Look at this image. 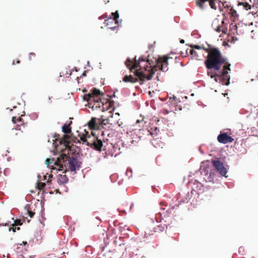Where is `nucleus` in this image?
Wrapping results in <instances>:
<instances>
[{"instance_id": "obj_10", "label": "nucleus", "mask_w": 258, "mask_h": 258, "mask_svg": "<svg viewBox=\"0 0 258 258\" xmlns=\"http://www.w3.org/2000/svg\"><path fill=\"white\" fill-rule=\"evenodd\" d=\"M217 140L219 143L224 144L228 143H232L234 140L232 137L229 136L226 133L220 134L218 136Z\"/></svg>"}, {"instance_id": "obj_39", "label": "nucleus", "mask_w": 258, "mask_h": 258, "mask_svg": "<svg viewBox=\"0 0 258 258\" xmlns=\"http://www.w3.org/2000/svg\"><path fill=\"white\" fill-rule=\"evenodd\" d=\"M35 56V54L34 52H30L29 53V59L31 60L33 57H34Z\"/></svg>"}, {"instance_id": "obj_42", "label": "nucleus", "mask_w": 258, "mask_h": 258, "mask_svg": "<svg viewBox=\"0 0 258 258\" xmlns=\"http://www.w3.org/2000/svg\"><path fill=\"white\" fill-rule=\"evenodd\" d=\"M17 119L16 117H13L12 121L14 123H16L17 122Z\"/></svg>"}, {"instance_id": "obj_31", "label": "nucleus", "mask_w": 258, "mask_h": 258, "mask_svg": "<svg viewBox=\"0 0 258 258\" xmlns=\"http://www.w3.org/2000/svg\"><path fill=\"white\" fill-rule=\"evenodd\" d=\"M45 186V183L43 182H38L37 183V187L39 190L42 189Z\"/></svg>"}, {"instance_id": "obj_29", "label": "nucleus", "mask_w": 258, "mask_h": 258, "mask_svg": "<svg viewBox=\"0 0 258 258\" xmlns=\"http://www.w3.org/2000/svg\"><path fill=\"white\" fill-rule=\"evenodd\" d=\"M132 169L131 168H128L126 171V175L128 176V178L132 176Z\"/></svg>"}, {"instance_id": "obj_9", "label": "nucleus", "mask_w": 258, "mask_h": 258, "mask_svg": "<svg viewBox=\"0 0 258 258\" xmlns=\"http://www.w3.org/2000/svg\"><path fill=\"white\" fill-rule=\"evenodd\" d=\"M212 164L213 167L222 176L227 177L226 175L227 173V170L226 168L224 166L222 162L219 160H212Z\"/></svg>"}, {"instance_id": "obj_30", "label": "nucleus", "mask_w": 258, "mask_h": 258, "mask_svg": "<svg viewBox=\"0 0 258 258\" xmlns=\"http://www.w3.org/2000/svg\"><path fill=\"white\" fill-rule=\"evenodd\" d=\"M52 175L51 174H48L47 176V174L44 176V180H46L47 183H49L50 182V178H52Z\"/></svg>"}, {"instance_id": "obj_63", "label": "nucleus", "mask_w": 258, "mask_h": 258, "mask_svg": "<svg viewBox=\"0 0 258 258\" xmlns=\"http://www.w3.org/2000/svg\"><path fill=\"white\" fill-rule=\"evenodd\" d=\"M119 240H121V237H119Z\"/></svg>"}, {"instance_id": "obj_54", "label": "nucleus", "mask_w": 258, "mask_h": 258, "mask_svg": "<svg viewBox=\"0 0 258 258\" xmlns=\"http://www.w3.org/2000/svg\"><path fill=\"white\" fill-rule=\"evenodd\" d=\"M2 225H3V226H6V225H7V224H1V223H0V226H2Z\"/></svg>"}, {"instance_id": "obj_38", "label": "nucleus", "mask_w": 258, "mask_h": 258, "mask_svg": "<svg viewBox=\"0 0 258 258\" xmlns=\"http://www.w3.org/2000/svg\"><path fill=\"white\" fill-rule=\"evenodd\" d=\"M221 27L220 25H218L217 26L216 28L215 29V31L217 32H220L221 31Z\"/></svg>"}, {"instance_id": "obj_18", "label": "nucleus", "mask_w": 258, "mask_h": 258, "mask_svg": "<svg viewBox=\"0 0 258 258\" xmlns=\"http://www.w3.org/2000/svg\"><path fill=\"white\" fill-rule=\"evenodd\" d=\"M192 196V191L190 192H188L186 194V197L182 198L181 200L179 201L178 203L180 205L182 203H187L188 202L189 199Z\"/></svg>"}, {"instance_id": "obj_56", "label": "nucleus", "mask_w": 258, "mask_h": 258, "mask_svg": "<svg viewBox=\"0 0 258 258\" xmlns=\"http://www.w3.org/2000/svg\"><path fill=\"white\" fill-rule=\"evenodd\" d=\"M12 64L14 65L15 64V61L13 60Z\"/></svg>"}, {"instance_id": "obj_50", "label": "nucleus", "mask_w": 258, "mask_h": 258, "mask_svg": "<svg viewBox=\"0 0 258 258\" xmlns=\"http://www.w3.org/2000/svg\"><path fill=\"white\" fill-rule=\"evenodd\" d=\"M118 126H121V124L120 123H119V121H118L117 123H116Z\"/></svg>"}, {"instance_id": "obj_3", "label": "nucleus", "mask_w": 258, "mask_h": 258, "mask_svg": "<svg viewBox=\"0 0 258 258\" xmlns=\"http://www.w3.org/2000/svg\"><path fill=\"white\" fill-rule=\"evenodd\" d=\"M144 131L143 129L139 128H134L133 129L132 131L130 132V135L131 138V140L130 142H127L126 144H124V142H122V140H119L117 141H115L114 143V152H115L117 151V150L120 151L121 150V151L118 152L117 153H116L114 157H116L121 152H122V151H123L124 149L127 148L128 147L131 146L132 144H135V143H137L138 141H139L141 138L142 137L141 135L144 134L143 133ZM128 134L129 133H127Z\"/></svg>"}, {"instance_id": "obj_26", "label": "nucleus", "mask_w": 258, "mask_h": 258, "mask_svg": "<svg viewBox=\"0 0 258 258\" xmlns=\"http://www.w3.org/2000/svg\"><path fill=\"white\" fill-rule=\"evenodd\" d=\"M165 227L166 228H167V225L164 224L163 225H162V224H161V225L158 226L157 227L154 228L155 231V232H157V231L162 232L165 229Z\"/></svg>"}, {"instance_id": "obj_21", "label": "nucleus", "mask_w": 258, "mask_h": 258, "mask_svg": "<svg viewBox=\"0 0 258 258\" xmlns=\"http://www.w3.org/2000/svg\"><path fill=\"white\" fill-rule=\"evenodd\" d=\"M230 14L231 15V16L233 18L234 22H235L238 20V17L239 16V15L237 13V12L236 10H235L233 8H231V9L230 10Z\"/></svg>"}, {"instance_id": "obj_16", "label": "nucleus", "mask_w": 258, "mask_h": 258, "mask_svg": "<svg viewBox=\"0 0 258 258\" xmlns=\"http://www.w3.org/2000/svg\"><path fill=\"white\" fill-rule=\"evenodd\" d=\"M72 74V71L69 68H65L59 74L60 77L69 78Z\"/></svg>"}, {"instance_id": "obj_28", "label": "nucleus", "mask_w": 258, "mask_h": 258, "mask_svg": "<svg viewBox=\"0 0 258 258\" xmlns=\"http://www.w3.org/2000/svg\"><path fill=\"white\" fill-rule=\"evenodd\" d=\"M113 231H114V235L115 234V233L117 232V231H121L122 230H121V227L118 226V225H115V222H114V229H113Z\"/></svg>"}, {"instance_id": "obj_20", "label": "nucleus", "mask_w": 258, "mask_h": 258, "mask_svg": "<svg viewBox=\"0 0 258 258\" xmlns=\"http://www.w3.org/2000/svg\"><path fill=\"white\" fill-rule=\"evenodd\" d=\"M154 219L156 221L157 223H159L162 221V220L163 219L161 217V214L160 213H158V214H156L154 217V218H152L150 219V222L152 223L154 222Z\"/></svg>"}, {"instance_id": "obj_45", "label": "nucleus", "mask_w": 258, "mask_h": 258, "mask_svg": "<svg viewBox=\"0 0 258 258\" xmlns=\"http://www.w3.org/2000/svg\"><path fill=\"white\" fill-rule=\"evenodd\" d=\"M173 99H174V100L175 101H176H176H177V97H176V96H173Z\"/></svg>"}, {"instance_id": "obj_4", "label": "nucleus", "mask_w": 258, "mask_h": 258, "mask_svg": "<svg viewBox=\"0 0 258 258\" xmlns=\"http://www.w3.org/2000/svg\"><path fill=\"white\" fill-rule=\"evenodd\" d=\"M102 95L99 90L94 88L88 94L84 95V99L88 102L89 108L93 110L100 109L102 99L101 97Z\"/></svg>"}, {"instance_id": "obj_23", "label": "nucleus", "mask_w": 258, "mask_h": 258, "mask_svg": "<svg viewBox=\"0 0 258 258\" xmlns=\"http://www.w3.org/2000/svg\"><path fill=\"white\" fill-rule=\"evenodd\" d=\"M14 222L15 223L12 225L13 227L9 228V231L12 230L13 231L15 232H16V228H14V227L16 225H21L22 224V222L21 219H17L15 220Z\"/></svg>"}, {"instance_id": "obj_6", "label": "nucleus", "mask_w": 258, "mask_h": 258, "mask_svg": "<svg viewBox=\"0 0 258 258\" xmlns=\"http://www.w3.org/2000/svg\"><path fill=\"white\" fill-rule=\"evenodd\" d=\"M65 163H63V166L64 172L67 170L75 172L77 169L80 168L81 162L79 161L76 155L72 156L71 157L67 156L66 158L64 159Z\"/></svg>"}, {"instance_id": "obj_36", "label": "nucleus", "mask_w": 258, "mask_h": 258, "mask_svg": "<svg viewBox=\"0 0 258 258\" xmlns=\"http://www.w3.org/2000/svg\"><path fill=\"white\" fill-rule=\"evenodd\" d=\"M27 213H28V214L29 216L31 218H32V217L34 216V214H35V213H34V212H32V211H30V210H27Z\"/></svg>"}, {"instance_id": "obj_17", "label": "nucleus", "mask_w": 258, "mask_h": 258, "mask_svg": "<svg viewBox=\"0 0 258 258\" xmlns=\"http://www.w3.org/2000/svg\"><path fill=\"white\" fill-rule=\"evenodd\" d=\"M208 75L212 79H214V80L216 82H222L221 80V78H217L218 77H219L220 75L217 73H212L210 71H208Z\"/></svg>"}, {"instance_id": "obj_33", "label": "nucleus", "mask_w": 258, "mask_h": 258, "mask_svg": "<svg viewBox=\"0 0 258 258\" xmlns=\"http://www.w3.org/2000/svg\"><path fill=\"white\" fill-rule=\"evenodd\" d=\"M244 7L247 10H250L251 8V5H250L248 3H244Z\"/></svg>"}, {"instance_id": "obj_59", "label": "nucleus", "mask_w": 258, "mask_h": 258, "mask_svg": "<svg viewBox=\"0 0 258 258\" xmlns=\"http://www.w3.org/2000/svg\"><path fill=\"white\" fill-rule=\"evenodd\" d=\"M117 213H118V214L119 215V213H120V212L119 211V210H117Z\"/></svg>"}, {"instance_id": "obj_48", "label": "nucleus", "mask_w": 258, "mask_h": 258, "mask_svg": "<svg viewBox=\"0 0 258 258\" xmlns=\"http://www.w3.org/2000/svg\"><path fill=\"white\" fill-rule=\"evenodd\" d=\"M156 78H157L158 81L160 80V79L159 78V73H157V75Z\"/></svg>"}, {"instance_id": "obj_37", "label": "nucleus", "mask_w": 258, "mask_h": 258, "mask_svg": "<svg viewBox=\"0 0 258 258\" xmlns=\"http://www.w3.org/2000/svg\"><path fill=\"white\" fill-rule=\"evenodd\" d=\"M190 52L192 55L198 56L197 52L193 49L190 50Z\"/></svg>"}, {"instance_id": "obj_22", "label": "nucleus", "mask_w": 258, "mask_h": 258, "mask_svg": "<svg viewBox=\"0 0 258 258\" xmlns=\"http://www.w3.org/2000/svg\"><path fill=\"white\" fill-rule=\"evenodd\" d=\"M112 124L110 122V120L108 118H104V116L102 115L101 119H100V125H107Z\"/></svg>"}, {"instance_id": "obj_24", "label": "nucleus", "mask_w": 258, "mask_h": 258, "mask_svg": "<svg viewBox=\"0 0 258 258\" xmlns=\"http://www.w3.org/2000/svg\"><path fill=\"white\" fill-rule=\"evenodd\" d=\"M62 130L65 134H70L71 133V128L70 126V124H64L62 127Z\"/></svg>"}, {"instance_id": "obj_51", "label": "nucleus", "mask_w": 258, "mask_h": 258, "mask_svg": "<svg viewBox=\"0 0 258 258\" xmlns=\"http://www.w3.org/2000/svg\"><path fill=\"white\" fill-rule=\"evenodd\" d=\"M254 3H256V4L258 5V0H254Z\"/></svg>"}, {"instance_id": "obj_62", "label": "nucleus", "mask_w": 258, "mask_h": 258, "mask_svg": "<svg viewBox=\"0 0 258 258\" xmlns=\"http://www.w3.org/2000/svg\"><path fill=\"white\" fill-rule=\"evenodd\" d=\"M20 227H17V229L18 230H20Z\"/></svg>"}, {"instance_id": "obj_57", "label": "nucleus", "mask_w": 258, "mask_h": 258, "mask_svg": "<svg viewBox=\"0 0 258 258\" xmlns=\"http://www.w3.org/2000/svg\"><path fill=\"white\" fill-rule=\"evenodd\" d=\"M228 95V93H225V94H224V96L225 97L226 95Z\"/></svg>"}, {"instance_id": "obj_35", "label": "nucleus", "mask_w": 258, "mask_h": 258, "mask_svg": "<svg viewBox=\"0 0 258 258\" xmlns=\"http://www.w3.org/2000/svg\"><path fill=\"white\" fill-rule=\"evenodd\" d=\"M191 47L193 48V49H202V47L199 45H192L191 46Z\"/></svg>"}, {"instance_id": "obj_52", "label": "nucleus", "mask_w": 258, "mask_h": 258, "mask_svg": "<svg viewBox=\"0 0 258 258\" xmlns=\"http://www.w3.org/2000/svg\"><path fill=\"white\" fill-rule=\"evenodd\" d=\"M121 183H122V181H119L118 182V185H120Z\"/></svg>"}, {"instance_id": "obj_12", "label": "nucleus", "mask_w": 258, "mask_h": 258, "mask_svg": "<svg viewBox=\"0 0 258 258\" xmlns=\"http://www.w3.org/2000/svg\"><path fill=\"white\" fill-rule=\"evenodd\" d=\"M216 0H197V3L199 6L201 8H204V4L208 2H209V5L212 9L216 10L217 7L215 4V1Z\"/></svg>"}, {"instance_id": "obj_2", "label": "nucleus", "mask_w": 258, "mask_h": 258, "mask_svg": "<svg viewBox=\"0 0 258 258\" xmlns=\"http://www.w3.org/2000/svg\"><path fill=\"white\" fill-rule=\"evenodd\" d=\"M136 58V56L133 59L127 58L125 61V65L132 72L133 70H135L133 73L136 78L132 75H125L123 78V81L124 82L135 83L138 80L143 82L145 80H151L155 74V71L152 68L147 67L144 69L141 68L140 62L145 61L146 57L140 56L138 60Z\"/></svg>"}, {"instance_id": "obj_47", "label": "nucleus", "mask_w": 258, "mask_h": 258, "mask_svg": "<svg viewBox=\"0 0 258 258\" xmlns=\"http://www.w3.org/2000/svg\"><path fill=\"white\" fill-rule=\"evenodd\" d=\"M180 42L182 44H183L184 43V40L183 39H181L180 40Z\"/></svg>"}, {"instance_id": "obj_8", "label": "nucleus", "mask_w": 258, "mask_h": 258, "mask_svg": "<svg viewBox=\"0 0 258 258\" xmlns=\"http://www.w3.org/2000/svg\"><path fill=\"white\" fill-rule=\"evenodd\" d=\"M202 166H201L200 171L202 174L204 175L205 180L207 181H211L213 180L215 174V171L213 169H211V167L210 165H206L204 167L203 169H202Z\"/></svg>"}, {"instance_id": "obj_43", "label": "nucleus", "mask_w": 258, "mask_h": 258, "mask_svg": "<svg viewBox=\"0 0 258 258\" xmlns=\"http://www.w3.org/2000/svg\"><path fill=\"white\" fill-rule=\"evenodd\" d=\"M147 132L148 133H150V134L152 137H154V136H154V133H153V132H150V131H149V130H147Z\"/></svg>"}, {"instance_id": "obj_13", "label": "nucleus", "mask_w": 258, "mask_h": 258, "mask_svg": "<svg viewBox=\"0 0 258 258\" xmlns=\"http://www.w3.org/2000/svg\"><path fill=\"white\" fill-rule=\"evenodd\" d=\"M112 102L108 99H102L100 110L104 111L108 110L112 106Z\"/></svg>"}, {"instance_id": "obj_49", "label": "nucleus", "mask_w": 258, "mask_h": 258, "mask_svg": "<svg viewBox=\"0 0 258 258\" xmlns=\"http://www.w3.org/2000/svg\"><path fill=\"white\" fill-rule=\"evenodd\" d=\"M16 63H17V64H19V63H20V61L18 59V60H16Z\"/></svg>"}, {"instance_id": "obj_7", "label": "nucleus", "mask_w": 258, "mask_h": 258, "mask_svg": "<svg viewBox=\"0 0 258 258\" xmlns=\"http://www.w3.org/2000/svg\"><path fill=\"white\" fill-rule=\"evenodd\" d=\"M66 157L67 155L66 154H61L56 160L52 158H47L45 160V164L53 169H57L59 171L63 170L64 169L63 163H65L64 159Z\"/></svg>"}, {"instance_id": "obj_27", "label": "nucleus", "mask_w": 258, "mask_h": 258, "mask_svg": "<svg viewBox=\"0 0 258 258\" xmlns=\"http://www.w3.org/2000/svg\"><path fill=\"white\" fill-rule=\"evenodd\" d=\"M71 137L69 135H64L63 138L61 140V142H63L64 143L66 144V146H69L70 144V140Z\"/></svg>"}, {"instance_id": "obj_55", "label": "nucleus", "mask_w": 258, "mask_h": 258, "mask_svg": "<svg viewBox=\"0 0 258 258\" xmlns=\"http://www.w3.org/2000/svg\"><path fill=\"white\" fill-rule=\"evenodd\" d=\"M115 134H116V131H114V133H113L114 137L115 136Z\"/></svg>"}, {"instance_id": "obj_40", "label": "nucleus", "mask_w": 258, "mask_h": 258, "mask_svg": "<svg viewBox=\"0 0 258 258\" xmlns=\"http://www.w3.org/2000/svg\"><path fill=\"white\" fill-rule=\"evenodd\" d=\"M228 31L227 28L225 26L223 27L222 29L221 30V31L223 33L226 34Z\"/></svg>"}, {"instance_id": "obj_1", "label": "nucleus", "mask_w": 258, "mask_h": 258, "mask_svg": "<svg viewBox=\"0 0 258 258\" xmlns=\"http://www.w3.org/2000/svg\"><path fill=\"white\" fill-rule=\"evenodd\" d=\"M210 48H203L208 53V55L205 61V64L208 70L214 69L219 71L221 70V65L224 63L223 70L218 74L222 82V85L228 86L230 84V76L228 74V71H230V63L226 62L227 59L222 56L221 53L218 48L208 45Z\"/></svg>"}, {"instance_id": "obj_44", "label": "nucleus", "mask_w": 258, "mask_h": 258, "mask_svg": "<svg viewBox=\"0 0 258 258\" xmlns=\"http://www.w3.org/2000/svg\"><path fill=\"white\" fill-rule=\"evenodd\" d=\"M21 121H22V118L20 117H19V118H18L17 119V122H18H18H20Z\"/></svg>"}, {"instance_id": "obj_11", "label": "nucleus", "mask_w": 258, "mask_h": 258, "mask_svg": "<svg viewBox=\"0 0 258 258\" xmlns=\"http://www.w3.org/2000/svg\"><path fill=\"white\" fill-rule=\"evenodd\" d=\"M119 15L118 11H116L114 12V23L117 25L113 27L114 31H116L117 32L119 28L121 26L122 20L119 19Z\"/></svg>"}, {"instance_id": "obj_32", "label": "nucleus", "mask_w": 258, "mask_h": 258, "mask_svg": "<svg viewBox=\"0 0 258 258\" xmlns=\"http://www.w3.org/2000/svg\"><path fill=\"white\" fill-rule=\"evenodd\" d=\"M230 29L232 32H234V31L237 29V26L235 24L234 25L233 24H231L230 25Z\"/></svg>"}, {"instance_id": "obj_34", "label": "nucleus", "mask_w": 258, "mask_h": 258, "mask_svg": "<svg viewBox=\"0 0 258 258\" xmlns=\"http://www.w3.org/2000/svg\"><path fill=\"white\" fill-rule=\"evenodd\" d=\"M244 251V248L243 247L241 246L239 248L238 252L240 255H243Z\"/></svg>"}, {"instance_id": "obj_60", "label": "nucleus", "mask_w": 258, "mask_h": 258, "mask_svg": "<svg viewBox=\"0 0 258 258\" xmlns=\"http://www.w3.org/2000/svg\"><path fill=\"white\" fill-rule=\"evenodd\" d=\"M163 69H164V67H162V70L163 72H164L165 71H164Z\"/></svg>"}, {"instance_id": "obj_15", "label": "nucleus", "mask_w": 258, "mask_h": 258, "mask_svg": "<svg viewBox=\"0 0 258 258\" xmlns=\"http://www.w3.org/2000/svg\"><path fill=\"white\" fill-rule=\"evenodd\" d=\"M68 178L66 175L58 174L57 181L59 184H64L68 182Z\"/></svg>"}, {"instance_id": "obj_5", "label": "nucleus", "mask_w": 258, "mask_h": 258, "mask_svg": "<svg viewBox=\"0 0 258 258\" xmlns=\"http://www.w3.org/2000/svg\"><path fill=\"white\" fill-rule=\"evenodd\" d=\"M84 132L82 136L80 135V140L83 143H86L87 146L100 151L103 145L102 141L95 136L91 137L86 130H84Z\"/></svg>"}, {"instance_id": "obj_53", "label": "nucleus", "mask_w": 258, "mask_h": 258, "mask_svg": "<svg viewBox=\"0 0 258 258\" xmlns=\"http://www.w3.org/2000/svg\"><path fill=\"white\" fill-rule=\"evenodd\" d=\"M115 115H118V116H119V115H120V114H119V112H116V113H115Z\"/></svg>"}, {"instance_id": "obj_41", "label": "nucleus", "mask_w": 258, "mask_h": 258, "mask_svg": "<svg viewBox=\"0 0 258 258\" xmlns=\"http://www.w3.org/2000/svg\"><path fill=\"white\" fill-rule=\"evenodd\" d=\"M138 123H139V124H140V123L143 124V119H142V120L138 119V120H137V121H136V125H137V124H138Z\"/></svg>"}, {"instance_id": "obj_58", "label": "nucleus", "mask_w": 258, "mask_h": 258, "mask_svg": "<svg viewBox=\"0 0 258 258\" xmlns=\"http://www.w3.org/2000/svg\"><path fill=\"white\" fill-rule=\"evenodd\" d=\"M115 105L114 104V109H113L114 112L115 111Z\"/></svg>"}, {"instance_id": "obj_64", "label": "nucleus", "mask_w": 258, "mask_h": 258, "mask_svg": "<svg viewBox=\"0 0 258 258\" xmlns=\"http://www.w3.org/2000/svg\"><path fill=\"white\" fill-rule=\"evenodd\" d=\"M112 110H110L109 112L111 113Z\"/></svg>"}, {"instance_id": "obj_46", "label": "nucleus", "mask_w": 258, "mask_h": 258, "mask_svg": "<svg viewBox=\"0 0 258 258\" xmlns=\"http://www.w3.org/2000/svg\"><path fill=\"white\" fill-rule=\"evenodd\" d=\"M222 23L223 24V26L222 27H224L225 26L224 19H223V20L222 21Z\"/></svg>"}, {"instance_id": "obj_19", "label": "nucleus", "mask_w": 258, "mask_h": 258, "mask_svg": "<svg viewBox=\"0 0 258 258\" xmlns=\"http://www.w3.org/2000/svg\"><path fill=\"white\" fill-rule=\"evenodd\" d=\"M104 24L105 25V27H107V29H112L113 28V19L109 18L105 20V22H104Z\"/></svg>"}, {"instance_id": "obj_61", "label": "nucleus", "mask_w": 258, "mask_h": 258, "mask_svg": "<svg viewBox=\"0 0 258 258\" xmlns=\"http://www.w3.org/2000/svg\"><path fill=\"white\" fill-rule=\"evenodd\" d=\"M114 98L115 97V92H114V95H113Z\"/></svg>"}, {"instance_id": "obj_25", "label": "nucleus", "mask_w": 258, "mask_h": 258, "mask_svg": "<svg viewBox=\"0 0 258 258\" xmlns=\"http://www.w3.org/2000/svg\"><path fill=\"white\" fill-rule=\"evenodd\" d=\"M114 238L116 239L117 237H114V244H115L116 245H118L120 248L121 250L123 251L125 249L124 247V244L122 242L117 243V241L115 240ZM115 247H117V246H115Z\"/></svg>"}, {"instance_id": "obj_14", "label": "nucleus", "mask_w": 258, "mask_h": 258, "mask_svg": "<svg viewBox=\"0 0 258 258\" xmlns=\"http://www.w3.org/2000/svg\"><path fill=\"white\" fill-rule=\"evenodd\" d=\"M88 124L90 128L95 129L100 125V119L92 117L91 120L88 122Z\"/></svg>"}]
</instances>
